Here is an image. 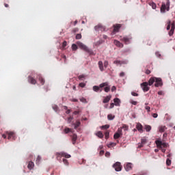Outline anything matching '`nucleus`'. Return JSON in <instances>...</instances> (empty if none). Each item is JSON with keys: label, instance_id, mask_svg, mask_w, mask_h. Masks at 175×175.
Listing matches in <instances>:
<instances>
[{"label": "nucleus", "instance_id": "338daca9", "mask_svg": "<svg viewBox=\"0 0 175 175\" xmlns=\"http://www.w3.org/2000/svg\"><path fill=\"white\" fill-rule=\"evenodd\" d=\"M70 111H72L70 109H67L66 114H70Z\"/></svg>", "mask_w": 175, "mask_h": 175}, {"label": "nucleus", "instance_id": "a18cd8bd", "mask_svg": "<svg viewBox=\"0 0 175 175\" xmlns=\"http://www.w3.org/2000/svg\"><path fill=\"white\" fill-rule=\"evenodd\" d=\"M79 87H81V88H84V87H85V83H79Z\"/></svg>", "mask_w": 175, "mask_h": 175}, {"label": "nucleus", "instance_id": "9d476101", "mask_svg": "<svg viewBox=\"0 0 175 175\" xmlns=\"http://www.w3.org/2000/svg\"><path fill=\"white\" fill-rule=\"evenodd\" d=\"M5 135H7L8 140L10 139H14L16 134L13 131H5Z\"/></svg>", "mask_w": 175, "mask_h": 175}, {"label": "nucleus", "instance_id": "4468645a", "mask_svg": "<svg viewBox=\"0 0 175 175\" xmlns=\"http://www.w3.org/2000/svg\"><path fill=\"white\" fill-rule=\"evenodd\" d=\"M124 169L126 172H129V170H132V163H128L124 165Z\"/></svg>", "mask_w": 175, "mask_h": 175}, {"label": "nucleus", "instance_id": "6ab92c4d", "mask_svg": "<svg viewBox=\"0 0 175 175\" xmlns=\"http://www.w3.org/2000/svg\"><path fill=\"white\" fill-rule=\"evenodd\" d=\"M157 77H150V79L148 81V85H152V84H154V83H155V80H156Z\"/></svg>", "mask_w": 175, "mask_h": 175}, {"label": "nucleus", "instance_id": "c756f323", "mask_svg": "<svg viewBox=\"0 0 175 175\" xmlns=\"http://www.w3.org/2000/svg\"><path fill=\"white\" fill-rule=\"evenodd\" d=\"M145 131H146L147 132H150V131H151V126L146 125L145 126Z\"/></svg>", "mask_w": 175, "mask_h": 175}, {"label": "nucleus", "instance_id": "a211bd4d", "mask_svg": "<svg viewBox=\"0 0 175 175\" xmlns=\"http://www.w3.org/2000/svg\"><path fill=\"white\" fill-rule=\"evenodd\" d=\"M71 139H72V144L75 145L76 144V141L77 140V135L72 134L71 135Z\"/></svg>", "mask_w": 175, "mask_h": 175}, {"label": "nucleus", "instance_id": "0e129e2a", "mask_svg": "<svg viewBox=\"0 0 175 175\" xmlns=\"http://www.w3.org/2000/svg\"><path fill=\"white\" fill-rule=\"evenodd\" d=\"M170 29V22H169L167 26V30L169 31Z\"/></svg>", "mask_w": 175, "mask_h": 175}, {"label": "nucleus", "instance_id": "3c124183", "mask_svg": "<svg viewBox=\"0 0 175 175\" xmlns=\"http://www.w3.org/2000/svg\"><path fill=\"white\" fill-rule=\"evenodd\" d=\"M79 31V28L76 27L75 29H73L72 32H74V33H76V32Z\"/></svg>", "mask_w": 175, "mask_h": 175}, {"label": "nucleus", "instance_id": "6e6d98bb", "mask_svg": "<svg viewBox=\"0 0 175 175\" xmlns=\"http://www.w3.org/2000/svg\"><path fill=\"white\" fill-rule=\"evenodd\" d=\"M153 118H157L158 117V113H152Z\"/></svg>", "mask_w": 175, "mask_h": 175}, {"label": "nucleus", "instance_id": "f03ea898", "mask_svg": "<svg viewBox=\"0 0 175 175\" xmlns=\"http://www.w3.org/2000/svg\"><path fill=\"white\" fill-rule=\"evenodd\" d=\"M160 10L161 13H165L166 10L167 12H169V10H170V1L167 0L166 4L162 3Z\"/></svg>", "mask_w": 175, "mask_h": 175}, {"label": "nucleus", "instance_id": "72a5a7b5", "mask_svg": "<svg viewBox=\"0 0 175 175\" xmlns=\"http://www.w3.org/2000/svg\"><path fill=\"white\" fill-rule=\"evenodd\" d=\"M72 49L74 51H76V50H77V45L76 44H73L72 45Z\"/></svg>", "mask_w": 175, "mask_h": 175}, {"label": "nucleus", "instance_id": "8fccbe9b", "mask_svg": "<svg viewBox=\"0 0 175 175\" xmlns=\"http://www.w3.org/2000/svg\"><path fill=\"white\" fill-rule=\"evenodd\" d=\"M78 78L79 79V80H83V79L85 78V76H84V75H79Z\"/></svg>", "mask_w": 175, "mask_h": 175}, {"label": "nucleus", "instance_id": "2f4dec72", "mask_svg": "<svg viewBox=\"0 0 175 175\" xmlns=\"http://www.w3.org/2000/svg\"><path fill=\"white\" fill-rule=\"evenodd\" d=\"M166 165L167 166H170L172 165V161L170 159H167V160H166Z\"/></svg>", "mask_w": 175, "mask_h": 175}, {"label": "nucleus", "instance_id": "f3484780", "mask_svg": "<svg viewBox=\"0 0 175 175\" xmlns=\"http://www.w3.org/2000/svg\"><path fill=\"white\" fill-rule=\"evenodd\" d=\"M111 99V95L107 96L106 97L104 98L103 100V103H109Z\"/></svg>", "mask_w": 175, "mask_h": 175}, {"label": "nucleus", "instance_id": "a19ab883", "mask_svg": "<svg viewBox=\"0 0 175 175\" xmlns=\"http://www.w3.org/2000/svg\"><path fill=\"white\" fill-rule=\"evenodd\" d=\"M70 131H71V129H69V128H66V129H64L65 133H69V132H70Z\"/></svg>", "mask_w": 175, "mask_h": 175}, {"label": "nucleus", "instance_id": "de8ad7c7", "mask_svg": "<svg viewBox=\"0 0 175 175\" xmlns=\"http://www.w3.org/2000/svg\"><path fill=\"white\" fill-rule=\"evenodd\" d=\"M131 95H132L133 96H139V94L135 93V92H131Z\"/></svg>", "mask_w": 175, "mask_h": 175}, {"label": "nucleus", "instance_id": "58836bf2", "mask_svg": "<svg viewBox=\"0 0 175 175\" xmlns=\"http://www.w3.org/2000/svg\"><path fill=\"white\" fill-rule=\"evenodd\" d=\"M53 110L54 111H58V106H57V105H53Z\"/></svg>", "mask_w": 175, "mask_h": 175}, {"label": "nucleus", "instance_id": "774afa93", "mask_svg": "<svg viewBox=\"0 0 175 175\" xmlns=\"http://www.w3.org/2000/svg\"><path fill=\"white\" fill-rule=\"evenodd\" d=\"M111 146H116L115 143H111L109 145H108V147L110 148Z\"/></svg>", "mask_w": 175, "mask_h": 175}, {"label": "nucleus", "instance_id": "423d86ee", "mask_svg": "<svg viewBox=\"0 0 175 175\" xmlns=\"http://www.w3.org/2000/svg\"><path fill=\"white\" fill-rule=\"evenodd\" d=\"M95 31L97 32H103V31H105L106 27H105L103 25L98 24L94 27Z\"/></svg>", "mask_w": 175, "mask_h": 175}, {"label": "nucleus", "instance_id": "39448f33", "mask_svg": "<svg viewBox=\"0 0 175 175\" xmlns=\"http://www.w3.org/2000/svg\"><path fill=\"white\" fill-rule=\"evenodd\" d=\"M158 148H162L163 147L164 148H166L167 147V144L166 143H163L162 141L157 140L155 142Z\"/></svg>", "mask_w": 175, "mask_h": 175}, {"label": "nucleus", "instance_id": "e433bc0d", "mask_svg": "<svg viewBox=\"0 0 175 175\" xmlns=\"http://www.w3.org/2000/svg\"><path fill=\"white\" fill-rule=\"evenodd\" d=\"M73 120V117L72 116H70L69 118H68V120H67V122L68 124H70V122H72V120Z\"/></svg>", "mask_w": 175, "mask_h": 175}, {"label": "nucleus", "instance_id": "2eb2a0df", "mask_svg": "<svg viewBox=\"0 0 175 175\" xmlns=\"http://www.w3.org/2000/svg\"><path fill=\"white\" fill-rule=\"evenodd\" d=\"M136 129L140 133H143V125H142V124L137 123L136 124Z\"/></svg>", "mask_w": 175, "mask_h": 175}, {"label": "nucleus", "instance_id": "6e6552de", "mask_svg": "<svg viewBox=\"0 0 175 175\" xmlns=\"http://www.w3.org/2000/svg\"><path fill=\"white\" fill-rule=\"evenodd\" d=\"M122 42H124L125 44H129L131 43V40H132V37L131 36H124L122 39H120Z\"/></svg>", "mask_w": 175, "mask_h": 175}, {"label": "nucleus", "instance_id": "20e7f679", "mask_svg": "<svg viewBox=\"0 0 175 175\" xmlns=\"http://www.w3.org/2000/svg\"><path fill=\"white\" fill-rule=\"evenodd\" d=\"M113 167L115 168L116 172H121L122 170V165H121V163L116 162L113 165Z\"/></svg>", "mask_w": 175, "mask_h": 175}, {"label": "nucleus", "instance_id": "c9c22d12", "mask_svg": "<svg viewBox=\"0 0 175 175\" xmlns=\"http://www.w3.org/2000/svg\"><path fill=\"white\" fill-rule=\"evenodd\" d=\"M110 128V125L105 124L104 126H102V129H109Z\"/></svg>", "mask_w": 175, "mask_h": 175}, {"label": "nucleus", "instance_id": "4be33fe9", "mask_svg": "<svg viewBox=\"0 0 175 175\" xmlns=\"http://www.w3.org/2000/svg\"><path fill=\"white\" fill-rule=\"evenodd\" d=\"M93 91H94V92H102V90H100V86H97V85H94L93 86Z\"/></svg>", "mask_w": 175, "mask_h": 175}, {"label": "nucleus", "instance_id": "e2e57ef3", "mask_svg": "<svg viewBox=\"0 0 175 175\" xmlns=\"http://www.w3.org/2000/svg\"><path fill=\"white\" fill-rule=\"evenodd\" d=\"M6 136H8V135L6 134V132H5V133L2 135V137H3V139H6Z\"/></svg>", "mask_w": 175, "mask_h": 175}, {"label": "nucleus", "instance_id": "4d7b16f0", "mask_svg": "<svg viewBox=\"0 0 175 175\" xmlns=\"http://www.w3.org/2000/svg\"><path fill=\"white\" fill-rule=\"evenodd\" d=\"M114 107V103H111L109 106V109H113Z\"/></svg>", "mask_w": 175, "mask_h": 175}, {"label": "nucleus", "instance_id": "f8f14e48", "mask_svg": "<svg viewBox=\"0 0 175 175\" xmlns=\"http://www.w3.org/2000/svg\"><path fill=\"white\" fill-rule=\"evenodd\" d=\"M121 27H122V25L121 24L113 25V33H116V32H119Z\"/></svg>", "mask_w": 175, "mask_h": 175}, {"label": "nucleus", "instance_id": "c85d7f7f", "mask_svg": "<svg viewBox=\"0 0 175 175\" xmlns=\"http://www.w3.org/2000/svg\"><path fill=\"white\" fill-rule=\"evenodd\" d=\"M109 85V83L107 82L103 83L99 85L100 88H103L104 87H107Z\"/></svg>", "mask_w": 175, "mask_h": 175}, {"label": "nucleus", "instance_id": "9b49d317", "mask_svg": "<svg viewBox=\"0 0 175 175\" xmlns=\"http://www.w3.org/2000/svg\"><path fill=\"white\" fill-rule=\"evenodd\" d=\"M121 136H122V131H121L120 129H118V132H116L114 134L113 139H115V140H117V139H120V137H121Z\"/></svg>", "mask_w": 175, "mask_h": 175}, {"label": "nucleus", "instance_id": "37998d69", "mask_svg": "<svg viewBox=\"0 0 175 175\" xmlns=\"http://www.w3.org/2000/svg\"><path fill=\"white\" fill-rule=\"evenodd\" d=\"M156 55L158 58H162V55L159 52H156Z\"/></svg>", "mask_w": 175, "mask_h": 175}, {"label": "nucleus", "instance_id": "bf43d9fd", "mask_svg": "<svg viewBox=\"0 0 175 175\" xmlns=\"http://www.w3.org/2000/svg\"><path fill=\"white\" fill-rule=\"evenodd\" d=\"M145 109H146V110H147V111H150L151 108L148 106H146V107H145Z\"/></svg>", "mask_w": 175, "mask_h": 175}, {"label": "nucleus", "instance_id": "864d4df0", "mask_svg": "<svg viewBox=\"0 0 175 175\" xmlns=\"http://www.w3.org/2000/svg\"><path fill=\"white\" fill-rule=\"evenodd\" d=\"M124 76H125V72H122L120 73V77H124Z\"/></svg>", "mask_w": 175, "mask_h": 175}, {"label": "nucleus", "instance_id": "7ed1b4c3", "mask_svg": "<svg viewBox=\"0 0 175 175\" xmlns=\"http://www.w3.org/2000/svg\"><path fill=\"white\" fill-rule=\"evenodd\" d=\"M57 159L59 158H61V157H63L64 158H70V154L65 152H57L56 153Z\"/></svg>", "mask_w": 175, "mask_h": 175}, {"label": "nucleus", "instance_id": "4c0bfd02", "mask_svg": "<svg viewBox=\"0 0 175 175\" xmlns=\"http://www.w3.org/2000/svg\"><path fill=\"white\" fill-rule=\"evenodd\" d=\"M109 135H110V133H109V131L105 132V139H109Z\"/></svg>", "mask_w": 175, "mask_h": 175}, {"label": "nucleus", "instance_id": "79ce46f5", "mask_svg": "<svg viewBox=\"0 0 175 175\" xmlns=\"http://www.w3.org/2000/svg\"><path fill=\"white\" fill-rule=\"evenodd\" d=\"M68 44V42L66 41H64L62 43V49H65L66 46Z\"/></svg>", "mask_w": 175, "mask_h": 175}, {"label": "nucleus", "instance_id": "f257e3e1", "mask_svg": "<svg viewBox=\"0 0 175 175\" xmlns=\"http://www.w3.org/2000/svg\"><path fill=\"white\" fill-rule=\"evenodd\" d=\"M77 44L78 47H79V49L83 50V51H85V53L90 54V55H92V54H94L92 50L90 49L85 44H83V42H78Z\"/></svg>", "mask_w": 175, "mask_h": 175}, {"label": "nucleus", "instance_id": "c03bdc74", "mask_svg": "<svg viewBox=\"0 0 175 175\" xmlns=\"http://www.w3.org/2000/svg\"><path fill=\"white\" fill-rule=\"evenodd\" d=\"M76 39H81V33H77L76 35Z\"/></svg>", "mask_w": 175, "mask_h": 175}, {"label": "nucleus", "instance_id": "a878e982", "mask_svg": "<svg viewBox=\"0 0 175 175\" xmlns=\"http://www.w3.org/2000/svg\"><path fill=\"white\" fill-rule=\"evenodd\" d=\"M75 129H77L80 125H81V122L80 121H77L76 123L73 124Z\"/></svg>", "mask_w": 175, "mask_h": 175}, {"label": "nucleus", "instance_id": "cd10ccee", "mask_svg": "<svg viewBox=\"0 0 175 175\" xmlns=\"http://www.w3.org/2000/svg\"><path fill=\"white\" fill-rule=\"evenodd\" d=\"M96 135L98 136V137H99L100 139H103V133H102V131H98L96 133Z\"/></svg>", "mask_w": 175, "mask_h": 175}, {"label": "nucleus", "instance_id": "09e8293b", "mask_svg": "<svg viewBox=\"0 0 175 175\" xmlns=\"http://www.w3.org/2000/svg\"><path fill=\"white\" fill-rule=\"evenodd\" d=\"M142 147H144V145L141 142L138 144V148H142Z\"/></svg>", "mask_w": 175, "mask_h": 175}, {"label": "nucleus", "instance_id": "052dcab7", "mask_svg": "<svg viewBox=\"0 0 175 175\" xmlns=\"http://www.w3.org/2000/svg\"><path fill=\"white\" fill-rule=\"evenodd\" d=\"M40 159H42V158L40 156H38L37 159H36V162H39V161H40Z\"/></svg>", "mask_w": 175, "mask_h": 175}, {"label": "nucleus", "instance_id": "bb28decb", "mask_svg": "<svg viewBox=\"0 0 175 175\" xmlns=\"http://www.w3.org/2000/svg\"><path fill=\"white\" fill-rule=\"evenodd\" d=\"M38 80L40 83L43 85L44 84V79L40 75H38Z\"/></svg>", "mask_w": 175, "mask_h": 175}, {"label": "nucleus", "instance_id": "b1692460", "mask_svg": "<svg viewBox=\"0 0 175 175\" xmlns=\"http://www.w3.org/2000/svg\"><path fill=\"white\" fill-rule=\"evenodd\" d=\"M113 64H116V65H125L126 64V62L116 60L113 62Z\"/></svg>", "mask_w": 175, "mask_h": 175}, {"label": "nucleus", "instance_id": "ddd939ff", "mask_svg": "<svg viewBox=\"0 0 175 175\" xmlns=\"http://www.w3.org/2000/svg\"><path fill=\"white\" fill-rule=\"evenodd\" d=\"M113 44H115V46H117V47H120V49H122V47H124V44L121 43L117 40H114Z\"/></svg>", "mask_w": 175, "mask_h": 175}, {"label": "nucleus", "instance_id": "aec40b11", "mask_svg": "<svg viewBox=\"0 0 175 175\" xmlns=\"http://www.w3.org/2000/svg\"><path fill=\"white\" fill-rule=\"evenodd\" d=\"M167 129V128L166 127V126H159V132H160L161 133L165 132V131Z\"/></svg>", "mask_w": 175, "mask_h": 175}, {"label": "nucleus", "instance_id": "dca6fc26", "mask_svg": "<svg viewBox=\"0 0 175 175\" xmlns=\"http://www.w3.org/2000/svg\"><path fill=\"white\" fill-rule=\"evenodd\" d=\"M28 82L30 83V84H36V79H33V77L29 76L28 77Z\"/></svg>", "mask_w": 175, "mask_h": 175}, {"label": "nucleus", "instance_id": "412c9836", "mask_svg": "<svg viewBox=\"0 0 175 175\" xmlns=\"http://www.w3.org/2000/svg\"><path fill=\"white\" fill-rule=\"evenodd\" d=\"M34 166H35V164L33 163V162L29 161L28 165H27V168L29 170H32V169H33Z\"/></svg>", "mask_w": 175, "mask_h": 175}, {"label": "nucleus", "instance_id": "603ef678", "mask_svg": "<svg viewBox=\"0 0 175 175\" xmlns=\"http://www.w3.org/2000/svg\"><path fill=\"white\" fill-rule=\"evenodd\" d=\"M116 90H117V88H116V86H112L111 88V92H114V91H116Z\"/></svg>", "mask_w": 175, "mask_h": 175}, {"label": "nucleus", "instance_id": "7c9ffc66", "mask_svg": "<svg viewBox=\"0 0 175 175\" xmlns=\"http://www.w3.org/2000/svg\"><path fill=\"white\" fill-rule=\"evenodd\" d=\"M115 117H116V116H113V115H111V114H109V115L107 116V118H108V120H114Z\"/></svg>", "mask_w": 175, "mask_h": 175}, {"label": "nucleus", "instance_id": "393cba45", "mask_svg": "<svg viewBox=\"0 0 175 175\" xmlns=\"http://www.w3.org/2000/svg\"><path fill=\"white\" fill-rule=\"evenodd\" d=\"M174 33V23H172L171 29L169 32L170 36H172Z\"/></svg>", "mask_w": 175, "mask_h": 175}, {"label": "nucleus", "instance_id": "680f3d73", "mask_svg": "<svg viewBox=\"0 0 175 175\" xmlns=\"http://www.w3.org/2000/svg\"><path fill=\"white\" fill-rule=\"evenodd\" d=\"M145 73H146V75H150V73H151V71H150V70H146V72H145Z\"/></svg>", "mask_w": 175, "mask_h": 175}, {"label": "nucleus", "instance_id": "5701e85b", "mask_svg": "<svg viewBox=\"0 0 175 175\" xmlns=\"http://www.w3.org/2000/svg\"><path fill=\"white\" fill-rule=\"evenodd\" d=\"M113 102L115 103V106H120V104L121 103V100L118 98H116L113 99Z\"/></svg>", "mask_w": 175, "mask_h": 175}, {"label": "nucleus", "instance_id": "473e14b6", "mask_svg": "<svg viewBox=\"0 0 175 175\" xmlns=\"http://www.w3.org/2000/svg\"><path fill=\"white\" fill-rule=\"evenodd\" d=\"M105 92H109L110 91V86L107 85L104 88Z\"/></svg>", "mask_w": 175, "mask_h": 175}, {"label": "nucleus", "instance_id": "69168bd1", "mask_svg": "<svg viewBox=\"0 0 175 175\" xmlns=\"http://www.w3.org/2000/svg\"><path fill=\"white\" fill-rule=\"evenodd\" d=\"M103 66V63L101 61L98 62V66Z\"/></svg>", "mask_w": 175, "mask_h": 175}, {"label": "nucleus", "instance_id": "49530a36", "mask_svg": "<svg viewBox=\"0 0 175 175\" xmlns=\"http://www.w3.org/2000/svg\"><path fill=\"white\" fill-rule=\"evenodd\" d=\"M63 162L64 165H69V163L68 162V160L66 159H64Z\"/></svg>", "mask_w": 175, "mask_h": 175}, {"label": "nucleus", "instance_id": "0eeeda50", "mask_svg": "<svg viewBox=\"0 0 175 175\" xmlns=\"http://www.w3.org/2000/svg\"><path fill=\"white\" fill-rule=\"evenodd\" d=\"M155 84H154V87H162V85H163V82H162V79L161 78H157L155 79Z\"/></svg>", "mask_w": 175, "mask_h": 175}, {"label": "nucleus", "instance_id": "1a4fd4ad", "mask_svg": "<svg viewBox=\"0 0 175 175\" xmlns=\"http://www.w3.org/2000/svg\"><path fill=\"white\" fill-rule=\"evenodd\" d=\"M141 88L144 92H147V91L150 90V88L148 87V83L147 82H144L141 83Z\"/></svg>", "mask_w": 175, "mask_h": 175}, {"label": "nucleus", "instance_id": "13d9d810", "mask_svg": "<svg viewBox=\"0 0 175 175\" xmlns=\"http://www.w3.org/2000/svg\"><path fill=\"white\" fill-rule=\"evenodd\" d=\"M105 157H107V158H109V157H110V152H107L105 153Z\"/></svg>", "mask_w": 175, "mask_h": 175}, {"label": "nucleus", "instance_id": "5fc2aeb1", "mask_svg": "<svg viewBox=\"0 0 175 175\" xmlns=\"http://www.w3.org/2000/svg\"><path fill=\"white\" fill-rule=\"evenodd\" d=\"M80 113V111H75L73 112V114H75V116H77V114Z\"/></svg>", "mask_w": 175, "mask_h": 175}, {"label": "nucleus", "instance_id": "f704fd0d", "mask_svg": "<svg viewBox=\"0 0 175 175\" xmlns=\"http://www.w3.org/2000/svg\"><path fill=\"white\" fill-rule=\"evenodd\" d=\"M141 143H142V144H144H144H146L147 143V139H146V138H142V139H141Z\"/></svg>", "mask_w": 175, "mask_h": 175}, {"label": "nucleus", "instance_id": "ea45409f", "mask_svg": "<svg viewBox=\"0 0 175 175\" xmlns=\"http://www.w3.org/2000/svg\"><path fill=\"white\" fill-rule=\"evenodd\" d=\"M80 101L83 102V103H87V99L84 98V97L80 98Z\"/></svg>", "mask_w": 175, "mask_h": 175}]
</instances>
